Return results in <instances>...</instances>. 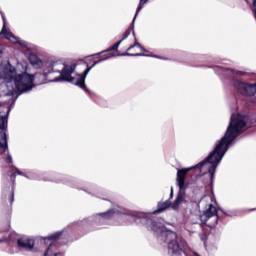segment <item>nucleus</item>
Masks as SVG:
<instances>
[{
  "label": "nucleus",
  "mask_w": 256,
  "mask_h": 256,
  "mask_svg": "<svg viewBox=\"0 0 256 256\" xmlns=\"http://www.w3.org/2000/svg\"><path fill=\"white\" fill-rule=\"evenodd\" d=\"M246 126L247 122H245V118L243 116L238 114L235 119L231 118L224 136L218 141L213 151L204 160L194 167L182 168L177 171L176 181L179 191L172 205V209L174 211H177V209H179V205L185 201V191H187L185 179L187 177V173H189V171H193V169H201V167L209 163L210 166L208 167V173L210 175V181L213 183L217 167H219V163H221V160L225 157V153L229 151V145L239 137V133H241Z\"/></svg>",
  "instance_id": "f257e3e1"
},
{
  "label": "nucleus",
  "mask_w": 256,
  "mask_h": 256,
  "mask_svg": "<svg viewBox=\"0 0 256 256\" xmlns=\"http://www.w3.org/2000/svg\"><path fill=\"white\" fill-rule=\"evenodd\" d=\"M47 69L43 73L38 72L35 75H31L27 72L17 75V69L8 63L2 71H0V79H3L6 83H11L14 81V85L18 92L27 93L33 89V82L35 81L36 85H43L47 83V75L52 73L51 68H49V62L46 63Z\"/></svg>",
  "instance_id": "f03ea898"
},
{
  "label": "nucleus",
  "mask_w": 256,
  "mask_h": 256,
  "mask_svg": "<svg viewBox=\"0 0 256 256\" xmlns=\"http://www.w3.org/2000/svg\"><path fill=\"white\" fill-rule=\"evenodd\" d=\"M135 19H137V13H135L130 27L122 34V38L119 40L121 43H123V41H125V39H127V37H129L132 32L134 35V44L130 45L124 53H119L118 46L117 49L110 51L109 59H111V57H154L155 59H163V57L159 55L144 54L147 53V50L145 47H143V45H141V43H139L137 36H135ZM115 52L118 54H115Z\"/></svg>",
  "instance_id": "7ed1b4c3"
},
{
  "label": "nucleus",
  "mask_w": 256,
  "mask_h": 256,
  "mask_svg": "<svg viewBox=\"0 0 256 256\" xmlns=\"http://www.w3.org/2000/svg\"><path fill=\"white\" fill-rule=\"evenodd\" d=\"M9 113H11V108L7 106H0V155H5L6 163L11 165L13 163V158L9 154V144L7 142V123L9 121Z\"/></svg>",
  "instance_id": "20e7f679"
},
{
  "label": "nucleus",
  "mask_w": 256,
  "mask_h": 256,
  "mask_svg": "<svg viewBox=\"0 0 256 256\" xmlns=\"http://www.w3.org/2000/svg\"><path fill=\"white\" fill-rule=\"evenodd\" d=\"M77 63H72L71 65L62 64L59 61L49 62V69L52 73H60V76L53 79L54 83L59 81H65L66 83H75V77L71 76L75 73L77 69Z\"/></svg>",
  "instance_id": "39448f33"
},
{
  "label": "nucleus",
  "mask_w": 256,
  "mask_h": 256,
  "mask_svg": "<svg viewBox=\"0 0 256 256\" xmlns=\"http://www.w3.org/2000/svg\"><path fill=\"white\" fill-rule=\"evenodd\" d=\"M119 45H121V41L116 42L112 47L104 50L103 52H101L102 55V59H98V61H95L93 63V65L89 66V63L87 62H83V65L86 67V69L84 70V72L82 74L78 75V78L76 80V82H73L74 85H76L77 87H80V89H82L83 91H86V93L89 92V88H87V85L85 84V79H87V75H89V72L91 71V69H93V67H95V65H99V63L103 62V61H107V59H109V57H111V51H115V49H117L119 47Z\"/></svg>",
  "instance_id": "423d86ee"
},
{
  "label": "nucleus",
  "mask_w": 256,
  "mask_h": 256,
  "mask_svg": "<svg viewBox=\"0 0 256 256\" xmlns=\"http://www.w3.org/2000/svg\"><path fill=\"white\" fill-rule=\"evenodd\" d=\"M166 241H168V254L171 256H187L183 246L177 241V233L168 231L166 234Z\"/></svg>",
  "instance_id": "0eeeda50"
},
{
  "label": "nucleus",
  "mask_w": 256,
  "mask_h": 256,
  "mask_svg": "<svg viewBox=\"0 0 256 256\" xmlns=\"http://www.w3.org/2000/svg\"><path fill=\"white\" fill-rule=\"evenodd\" d=\"M233 85L240 95L245 97H253L256 95V83L249 84L241 80H234Z\"/></svg>",
  "instance_id": "6e6552de"
},
{
  "label": "nucleus",
  "mask_w": 256,
  "mask_h": 256,
  "mask_svg": "<svg viewBox=\"0 0 256 256\" xmlns=\"http://www.w3.org/2000/svg\"><path fill=\"white\" fill-rule=\"evenodd\" d=\"M204 223L210 228L215 227L217 223H219L217 207H215L213 204H209L208 208L204 211Z\"/></svg>",
  "instance_id": "1a4fd4ad"
},
{
  "label": "nucleus",
  "mask_w": 256,
  "mask_h": 256,
  "mask_svg": "<svg viewBox=\"0 0 256 256\" xmlns=\"http://www.w3.org/2000/svg\"><path fill=\"white\" fill-rule=\"evenodd\" d=\"M136 223H142V225H150L151 231H154V233H157L159 231V222L146 217H137Z\"/></svg>",
  "instance_id": "9d476101"
},
{
  "label": "nucleus",
  "mask_w": 256,
  "mask_h": 256,
  "mask_svg": "<svg viewBox=\"0 0 256 256\" xmlns=\"http://www.w3.org/2000/svg\"><path fill=\"white\" fill-rule=\"evenodd\" d=\"M17 245L19 249H24L25 251H33L35 247V240L31 238H20L17 240Z\"/></svg>",
  "instance_id": "9b49d317"
},
{
  "label": "nucleus",
  "mask_w": 256,
  "mask_h": 256,
  "mask_svg": "<svg viewBox=\"0 0 256 256\" xmlns=\"http://www.w3.org/2000/svg\"><path fill=\"white\" fill-rule=\"evenodd\" d=\"M3 23V27L0 31V39L2 37V39H8V41H11V43H19L17 37H15L12 32L7 31V23L5 22V17H3Z\"/></svg>",
  "instance_id": "f8f14e48"
},
{
  "label": "nucleus",
  "mask_w": 256,
  "mask_h": 256,
  "mask_svg": "<svg viewBox=\"0 0 256 256\" xmlns=\"http://www.w3.org/2000/svg\"><path fill=\"white\" fill-rule=\"evenodd\" d=\"M61 237H63V231H58V232H55L53 234H51L50 236H47V237H44L42 238L45 245H55L56 246V249H57V241H59V239H61Z\"/></svg>",
  "instance_id": "ddd939ff"
},
{
  "label": "nucleus",
  "mask_w": 256,
  "mask_h": 256,
  "mask_svg": "<svg viewBox=\"0 0 256 256\" xmlns=\"http://www.w3.org/2000/svg\"><path fill=\"white\" fill-rule=\"evenodd\" d=\"M169 207H171V209H173V203H171L170 200H166L164 202L160 201L157 204V209L153 211V215L163 213V211H167V209H169Z\"/></svg>",
  "instance_id": "4468645a"
},
{
  "label": "nucleus",
  "mask_w": 256,
  "mask_h": 256,
  "mask_svg": "<svg viewBox=\"0 0 256 256\" xmlns=\"http://www.w3.org/2000/svg\"><path fill=\"white\" fill-rule=\"evenodd\" d=\"M101 53L102 52H100L98 54H94L92 56H88L85 59L77 60L76 65H83V62H84V63H88V67H89V65H91V63L93 65L95 63V61H99V60H95V58H93V57H97V55H100L99 59H103V54H101ZM83 67H85V66L83 65Z\"/></svg>",
  "instance_id": "2eb2a0df"
},
{
  "label": "nucleus",
  "mask_w": 256,
  "mask_h": 256,
  "mask_svg": "<svg viewBox=\"0 0 256 256\" xmlns=\"http://www.w3.org/2000/svg\"><path fill=\"white\" fill-rule=\"evenodd\" d=\"M55 251H57V246L55 244H49L44 256H63V253Z\"/></svg>",
  "instance_id": "dca6fc26"
},
{
  "label": "nucleus",
  "mask_w": 256,
  "mask_h": 256,
  "mask_svg": "<svg viewBox=\"0 0 256 256\" xmlns=\"http://www.w3.org/2000/svg\"><path fill=\"white\" fill-rule=\"evenodd\" d=\"M17 178V173H12L10 175V181H12V192L9 196L10 205H13V202L15 201V179Z\"/></svg>",
  "instance_id": "f3484780"
},
{
  "label": "nucleus",
  "mask_w": 256,
  "mask_h": 256,
  "mask_svg": "<svg viewBox=\"0 0 256 256\" xmlns=\"http://www.w3.org/2000/svg\"><path fill=\"white\" fill-rule=\"evenodd\" d=\"M226 74L230 75V77H232V79H235V77H241L243 76V72L238 71V70H233V69H226Z\"/></svg>",
  "instance_id": "a211bd4d"
},
{
  "label": "nucleus",
  "mask_w": 256,
  "mask_h": 256,
  "mask_svg": "<svg viewBox=\"0 0 256 256\" xmlns=\"http://www.w3.org/2000/svg\"><path fill=\"white\" fill-rule=\"evenodd\" d=\"M100 216L104 219H113V217H115V209H110L107 212L101 213Z\"/></svg>",
  "instance_id": "6ab92c4d"
},
{
  "label": "nucleus",
  "mask_w": 256,
  "mask_h": 256,
  "mask_svg": "<svg viewBox=\"0 0 256 256\" xmlns=\"http://www.w3.org/2000/svg\"><path fill=\"white\" fill-rule=\"evenodd\" d=\"M29 61L31 65H39L41 63V59H39V57H37L35 54L29 55Z\"/></svg>",
  "instance_id": "aec40b11"
},
{
  "label": "nucleus",
  "mask_w": 256,
  "mask_h": 256,
  "mask_svg": "<svg viewBox=\"0 0 256 256\" xmlns=\"http://www.w3.org/2000/svg\"><path fill=\"white\" fill-rule=\"evenodd\" d=\"M148 2H149V0H140L139 5L136 9V15H139V13L143 9V6L145 5V3H148Z\"/></svg>",
  "instance_id": "412c9836"
},
{
  "label": "nucleus",
  "mask_w": 256,
  "mask_h": 256,
  "mask_svg": "<svg viewBox=\"0 0 256 256\" xmlns=\"http://www.w3.org/2000/svg\"><path fill=\"white\" fill-rule=\"evenodd\" d=\"M4 53H5V47L3 46V44H0V59L1 57H3Z\"/></svg>",
  "instance_id": "4be33fe9"
},
{
  "label": "nucleus",
  "mask_w": 256,
  "mask_h": 256,
  "mask_svg": "<svg viewBox=\"0 0 256 256\" xmlns=\"http://www.w3.org/2000/svg\"><path fill=\"white\" fill-rule=\"evenodd\" d=\"M171 199H173V187H171V190H170V198L168 201H171Z\"/></svg>",
  "instance_id": "5701e85b"
},
{
  "label": "nucleus",
  "mask_w": 256,
  "mask_h": 256,
  "mask_svg": "<svg viewBox=\"0 0 256 256\" xmlns=\"http://www.w3.org/2000/svg\"><path fill=\"white\" fill-rule=\"evenodd\" d=\"M14 173H16V175H23V172H21L19 169H16Z\"/></svg>",
  "instance_id": "b1692460"
},
{
  "label": "nucleus",
  "mask_w": 256,
  "mask_h": 256,
  "mask_svg": "<svg viewBox=\"0 0 256 256\" xmlns=\"http://www.w3.org/2000/svg\"><path fill=\"white\" fill-rule=\"evenodd\" d=\"M252 6L256 7V0H253Z\"/></svg>",
  "instance_id": "393cba45"
},
{
  "label": "nucleus",
  "mask_w": 256,
  "mask_h": 256,
  "mask_svg": "<svg viewBox=\"0 0 256 256\" xmlns=\"http://www.w3.org/2000/svg\"><path fill=\"white\" fill-rule=\"evenodd\" d=\"M248 211H249V212H251V211H256V208L249 209Z\"/></svg>",
  "instance_id": "a878e982"
},
{
  "label": "nucleus",
  "mask_w": 256,
  "mask_h": 256,
  "mask_svg": "<svg viewBox=\"0 0 256 256\" xmlns=\"http://www.w3.org/2000/svg\"><path fill=\"white\" fill-rule=\"evenodd\" d=\"M246 3H249V1L245 0Z\"/></svg>",
  "instance_id": "bb28decb"
},
{
  "label": "nucleus",
  "mask_w": 256,
  "mask_h": 256,
  "mask_svg": "<svg viewBox=\"0 0 256 256\" xmlns=\"http://www.w3.org/2000/svg\"><path fill=\"white\" fill-rule=\"evenodd\" d=\"M0 243H3V240H0Z\"/></svg>",
  "instance_id": "cd10ccee"
},
{
  "label": "nucleus",
  "mask_w": 256,
  "mask_h": 256,
  "mask_svg": "<svg viewBox=\"0 0 256 256\" xmlns=\"http://www.w3.org/2000/svg\"><path fill=\"white\" fill-rule=\"evenodd\" d=\"M201 173V170H199V174Z\"/></svg>",
  "instance_id": "c85d7f7f"
}]
</instances>
